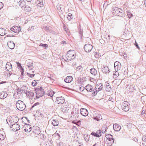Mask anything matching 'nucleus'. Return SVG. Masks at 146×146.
I'll return each mask as SVG.
<instances>
[{"label": "nucleus", "mask_w": 146, "mask_h": 146, "mask_svg": "<svg viewBox=\"0 0 146 146\" xmlns=\"http://www.w3.org/2000/svg\"><path fill=\"white\" fill-rule=\"evenodd\" d=\"M76 52L75 51L73 50H69L66 55V57L67 60H71L74 59L76 57Z\"/></svg>", "instance_id": "f257e3e1"}, {"label": "nucleus", "mask_w": 146, "mask_h": 146, "mask_svg": "<svg viewBox=\"0 0 146 146\" xmlns=\"http://www.w3.org/2000/svg\"><path fill=\"white\" fill-rule=\"evenodd\" d=\"M16 106L18 109L21 111L24 110L26 107L24 103L21 100H18L17 102Z\"/></svg>", "instance_id": "f03ea898"}, {"label": "nucleus", "mask_w": 146, "mask_h": 146, "mask_svg": "<svg viewBox=\"0 0 146 146\" xmlns=\"http://www.w3.org/2000/svg\"><path fill=\"white\" fill-rule=\"evenodd\" d=\"M121 107L123 110L125 111H128L130 108V104L127 101H124L122 102Z\"/></svg>", "instance_id": "7ed1b4c3"}, {"label": "nucleus", "mask_w": 146, "mask_h": 146, "mask_svg": "<svg viewBox=\"0 0 146 146\" xmlns=\"http://www.w3.org/2000/svg\"><path fill=\"white\" fill-rule=\"evenodd\" d=\"M45 92L42 87L37 88V99L42 97L44 94Z\"/></svg>", "instance_id": "20e7f679"}, {"label": "nucleus", "mask_w": 146, "mask_h": 146, "mask_svg": "<svg viewBox=\"0 0 146 146\" xmlns=\"http://www.w3.org/2000/svg\"><path fill=\"white\" fill-rule=\"evenodd\" d=\"M122 10L120 9L116 8L113 10V13L114 15L117 16L122 17Z\"/></svg>", "instance_id": "39448f33"}, {"label": "nucleus", "mask_w": 146, "mask_h": 146, "mask_svg": "<svg viewBox=\"0 0 146 146\" xmlns=\"http://www.w3.org/2000/svg\"><path fill=\"white\" fill-rule=\"evenodd\" d=\"M103 88V86L102 83L98 84L96 85L95 88L96 89V91H95L94 92L93 94V95H96L99 91L102 90Z\"/></svg>", "instance_id": "423d86ee"}, {"label": "nucleus", "mask_w": 146, "mask_h": 146, "mask_svg": "<svg viewBox=\"0 0 146 146\" xmlns=\"http://www.w3.org/2000/svg\"><path fill=\"white\" fill-rule=\"evenodd\" d=\"M84 49L86 52H90L92 49V46L90 44H87L85 45Z\"/></svg>", "instance_id": "0eeeda50"}, {"label": "nucleus", "mask_w": 146, "mask_h": 146, "mask_svg": "<svg viewBox=\"0 0 146 146\" xmlns=\"http://www.w3.org/2000/svg\"><path fill=\"white\" fill-rule=\"evenodd\" d=\"M11 30L15 33H18L21 31L20 27L13 26L11 29Z\"/></svg>", "instance_id": "6e6552de"}, {"label": "nucleus", "mask_w": 146, "mask_h": 146, "mask_svg": "<svg viewBox=\"0 0 146 146\" xmlns=\"http://www.w3.org/2000/svg\"><path fill=\"white\" fill-rule=\"evenodd\" d=\"M56 100L57 103L59 104H63L64 103L65 100L64 98L62 96L57 97Z\"/></svg>", "instance_id": "1a4fd4ad"}, {"label": "nucleus", "mask_w": 146, "mask_h": 146, "mask_svg": "<svg viewBox=\"0 0 146 146\" xmlns=\"http://www.w3.org/2000/svg\"><path fill=\"white\" fill-rule=\"evenodd\" d=\"M11 127L14 131H17L20 129L19 125L17 123L13 124Z\"/></svg>", "instance_id": "9d476101"}, {"label": "nucleus", "mask_w": 146, "mask_h": 146, "mask_svg": "<svg viewBox=\"0 0 146 146\" xmlns=\"http://www.w3.org/2000/svg\"><path fill=\"white\" fill-rule=\"evenodd\" d=\"M93 118L97 121H99L102 119V117L100 115L97 114L95 113H94L93 114Z\"/></svg>", "instance_id": "9b49d317"}, {"label": "nucleus", "mask_w": 146, "mask_h": 146, "mask_svg": "<svg viewBox=\"0 0 146 146\" xmlns=\"http://www.w3.org/2000/svg\"><path fill=\"white\" fill-rule=\"evenodd\" d=\"M80 111L81 114L83 116H86L88 115V111L86 109L82 108L80 109Z\"/></svg>", "instance_id": "f8f14e48"}, {"label": "nucleus", "mask_w": 146, "mask_h": 146, "mask_svg": "<svg viewBox=\"0 0 146 146\" xmlns=\"http://www.w3.org/2000/svg\"><path fill=\"white\" fill-rule=\"evenodd\" d=\"M121 67L120 63L116 61L114 63V68L115 70H119Z\"/></svg>", "instance_id": "ddd939ff"}, {"label": "nucleus", "mask_w": 146, "mask_h": 146, "mask_svg": "<svg viewBox=\"0 0 146 146\" xmlns=\"http://www.w3.org/2000/svg\"><path fill=\"white\" fill-rule=\"evenodd\" d=\"M7 45L9 48L13 49L14 48L15 45L13 41H10L8 42Z\"/></svg>", "instance_id": "4468645a"}, {"label": "nucleus", "mask_w": 146, "mask_h": 146, "mask_svg": "<svg viewBox=\"0 0 146 146\" xmlns=\"http://www.w3.org/2000/svg\"><path fill=\"white\" fill-rule=\"evenodd\" d=\"M21 92L19 90H17V92L15 93L14 96L15 98L19 99L21 97Z\"/></svg>", "instance_id": "2eb2a0df"}, {"label": "nucleus", "mask_w": 146, "mask_h": 146, "mask_svg": "<svg viewBox=\"0 0 146 146\" xmlns=\"http://www.w3.org/2000/svg\"><path fill=\"white\" fill-rule=\"evenodd\" d=\"M113 128L115 131H118L120 130L121 127L118 124L116 123L113 125Z\"/></svg>", "instance_id": "dca6fc26"}, {"label": "nucleus", "mask_w": 146, "mask_h": 146, "mask_svg": "<svg viewBox=\"0 0 146 146\" xmlns=\"http://www.w3.org/2000/svg\"><path fill=\"white\" fill-rule=\"evenodd\" d=\"M109 68L108 66H104L102 68V72L104 73H108L110 72Z\"/></svg>", "instance_id": "f3484780"}, {"label": "nucleus", "mask_w": 146, "mask_h": 146, "mask_svg": "<svg viewBox=\"0 0 146 146\" xmlns=\"http://www.w3.org/2000/svg\"><path fill=\"white\" fill-rule=\"evenodd\" d=\"M43 0H37V8L38 7H42L44 4L43 2Z\"/></svg>", "instance_id": "a211bd4d"}, {"label": "nucleus", "mask_w": 146, "mask_h": 146, "mask_svg": "<svg viewBox=\"0 0 146 146\" xmlns=\"http://www.w3.org/2000/svg\"><path fill=\"white\" fill-rule=\"evenodd\" d=\"M6 70L7 71H10L12 68V66L11 64L8 62L7 63L5 66Z\"/></svg>", "instance_id": "6ab92c4d"}, {"label": "nucleus", "mask_w": 146, "mask_h": 146, "mask_svg": "<svg viewBox=\"0 0 146 146\" xmlns=\"http://www.w3.org/2000/svg\"><path fill=\"white\" fill-rule=\"evenodd\" d=\"M72 80V77L70 76H68L65 78V82L67 83H69Z\"/></svg>", "instance_id": "aec40b11"}, {"label": "nucleus", "mask_w": 146, "mask_h": 146, "mask_svg": "<svg viewBox=\"0 0 146 146\" xmlns=\"http://www.w3.org/2000/svg\"><path fill=\"white\" fill-rule=\"evenodd\" d=\"M7 95V94L6 92H2L0 94V98L3 99L6 98Z\"/></svg>", "instance_id": "412c9836"}, {"label": "nucleus", "mask_w": 146, "mask_h": 146, "mask_svg": "<svg viewBox=\"0 0 146 146\" xmlns=\"http://www.w3.org/2000/svg\"><path fill=\"white\" fill-rule=\"evenodd\" d=\"M26 94L27 96L29 98H31L34 96V93L31 92H27Z\"/></svg>", "instance_id": "4be33fe9"}, {"label": "nucleus", "mask_w": 146, "mask_h": 146, "mask_svg": "<svg viewBox=\"0 0 146 146\" xmlns=\"http://www.w3.org/2000/svg\"><path fill=\"white\" fill-rule=\"evenodd\" d=\"M93 86L89 85H88L85 87V89L88 92L92 91L93 89Z\"/></svg>", "instance_id": "5701e85b"}, {"label": "nucleus", "mask_w": 146, "mask_h": 146, "mask_svg": "<svg viewBox=\"0 0 146 146\" xmlns=\"http://www.w3.org/2000/svg\"><path fill=\"white\" fill-rule=\"evenodd\" d=\"M19 4L20 7H23L26 5V2L23 0H21L19 2Z\"/></svg>", "instance_id": "b1692460"}, {"label": "nucleus", "mask_w": 146, "mask_h": 146, "mask_svg": "<svg viewBox=\"0 0 146 146\" xmlns=\"http://www.w3.org/2000/svg\"><path fill=\"white\" fill-rule=\"evenodd\" d=\"M90 72L94 76L96 75L97 74V71L96 69L94 68H91Z\"/></svg>", "instance_id": "393cba45"}, {"label": "nucleus", "mask_w": 146, "mask_h": 146, "mask_svg": "<svg viewBox=\"0 0 146 146\" xmlns=\"http://www.w3.org/2000/svg\"><path fill=\"white\" fill-rule=\"evenodd\" d=\"M106 137L107 139V140H111L112 139H114L113 136L111 135L106 134Z\"/></svg>", "instance_id": "a878e982"}, {"label": "nucleus", "mask_w": 146, "mask_h": 146, "mask_svg": "<svg viewBox=\"0 0 146 146\" xmlns=\"http://www.w3.org/2000/svg\"><path fill=\"white\" fill-rule=\"evenodd\" d=\"M6 33L5 30L3 28H0V35H4Z\"/></svg>", "instance_id": "bb28decb"}, {"label": "nucleus", "mask_w": 146, "mask_h": 146, "mask_svg": "<svg viewBox=\"0 0 146 146\" xmlns=\"http://www.w3.org/2000/svg\"><path fill=\"white\" fill-rule=\"evenodd\" d=\"M59 124V121L58 120L53 119L52 121V124L54 126H57Z\"/></svg>", "instance_id": "cd10ccee"}, {"label": "nucleus", "mask_w": 146, "mask_h": 146, "mask_svg": "<svg viewBox=\"0 0 146 146\" xmlns=\"http://www.w3.org/2000/svg\"><path fill=\"white\" fill-rule=\"evenodd\" d=\"M114 142V139H112L111 140H106V144H107L108 145L111 146L113 143Z\"/></svg>", "instance_id": "c85d7f7f"}, {"label": "nucleus", "mask_w": 146, "mask_h": 146, "mask_svg": "<svg viewBox=\"0 0 146 146\" xmlns=\"http://www.w3.org/2000/svg\"><path fill=\"white\" fill-rule=\"evenodd\" d=\"M24 130L26 132H30L31 130V127L29 125H28L25 127Z\"/></svg>", "instance_id": "c756f323"}, {"label": "nucleus", "mask_w": 146, "mask_h": 146, "mask_svg": "<svg viewBox=\"0 0 146 146\" xmlns=\"http://www.w3.org/2000/svg\"><path fill=\"white\" fill-rule=\"evenodd\" d=\"M119 74L118 72L117 71H116L114 72L113 74V78H116L117 76H119Z\"/></svg>", "instance_id": "7c9ffc66"}, {"label": "nucleus", "mask_w": 146, "mask_h": 146, "mask_svg": "<svg viewBox=\"0 0 146 146\" xmlns=\"http://www.w3.org/2000/svg\"><path fill=\"white\" fill-rule=\"evenodd\" d=\"M77 71H81L82 70V68L81 66H78L75 68Z\"/></svg>", "instance_id": "2f4dec72"}, {"label": "nucleus", "mask_w": 146, "mask_h": 146, "mask_svg": "<svg viewBox=\"0 0 146 146\" xmlns=\"http://www.w3.org/2000/svg\"><path fill=\"white\" fill-rule=\"evenodd\" d=\"M128 89L129 91L131 92H133L134 90V88L132 85H130L129 86Z\"/></svg>", "instance_id": "473e14b6"}, {"label": "nucleus", "mask_w": 146, "mask_h": 146, "mask_svg": "<svg viewBox=\"0 0 146 146\" xmlns=\"http://www.w3.org/2000/svg\"><path fill=\"white\" fill-rule=\"evenodd\" d=\"M114 99L112 97H110L109 98L108 102L109 104L110 103H113L114 102Z\"/></svg>", "instance_id": "72a5a7b5"}, {"label": "nucleus", "mask_w": 146, "mask_h": 146, "mask_svg": "<svg viewBox=\"0 0 146 146\" xmlns=\"http://www.w3.org/2000/svg\"><path fill=\"white\" fill-rule=\"evenodd\" d=\"M54 94V92L52 91H51L50 92H48L47 95L51 97H52Z\"/></svg>", "instance_id": "f704fd0d"}, {"label": "nucleus", "mask_w": 146, "mask_h": 146, "mask_svg": "<svg viewBox=\"0 0 146 146\" xmlns=\"http://www.w3.org/2000/svg\"><path fill=\"white\" fill-rule=\"evenodd\" d=\"M15 119H17V118L14 116H13L11 117L10 119V120H11V122L13 121V122L16 123L17 120H16V121H15L14 120Z\"/></svg>", "instance_id": "c9c22d12"}, {"label": "nucleus", "mask_w": 146, "mask_h": 146, "mask_svg": "<svg viewBox=\"0 0 146 146\" xmlns=\"http://www.w3.org/2000/svg\"><path fill=\"white\" fill-rule=\"evenodd\" d=\"M127 15L129 18H130L133 16V15L132 14H131L129 11H127Z\"/></svg>", "instance_id": "e433bc0d"}, {"label": "nucleus", "mask_w": 146, "mask_h": 146, "mask_svg": "<svg viewBox=\"0 0 146 146\" xmlns=\"http://www.w3.org/2000/svg\"><path fill=\"white\" fill-rule=\"evenodd\" d=\"M106 90L108 92L110 91L111 89L110 86H105Z\"/></svg>", "instance_id": "4c0bfd02"}, {"label": "nucleus", "mask_w": 146, "mask_h": 146, "mask_svg": "<svg viewBox=\"0 0 146 146\" xmlns=\"http://www.w3.org/2000/svg\"><path fill=\"white\" fill-rule=\"evenodd\" d=\"M91 135H92L96 137H99V135H97L96 132L95 133L94 132H92L91 133Z\"/></svg>", "instance_id": "58836bf2"}, {"label": "nucleus", "mask_w": 146, "mask_h": 146, "mask_svg": "<svg viewBox=\"0 0 146 146\" xmlns=\"http://www.w3.org/2000/svg\"><path fill=\"white\" fill-rule=\"evenodd\" d=\"M22 120L23 122L25 124L27 123V118L25 117H23L22 119Z\"/></svg>", "instance_id": "ea45409f"}, {"label": "nucleus", "mask_w": 146, "mask_h": 146, "mask_svg": "<svg viewBox=\"0 0 146 146\" xmlns=\"http://www.w3.org/2000/svg\"><path fill=\"white\" fill-rule=\"evenodd\" d=\"M50 27L47 26H45L44 27V30L47 31H48L50 30Z\"/></svg>", "instance_id": "a19ab883"}, {"label": "nucleus", "mask_w": 146, "mask_h": 146, "mask_svg": "<svg viewBox=\"0 0 146 146\" xmlns=\"http://www.w3.org/2000/svg\"><path fill=\"white\" fill-rule=\"evenodd\" d=\"M36 103H35L33 105V106H32V107H31V111H34V110L35 109V110H36V108L34 109V107L35 106H36Z\"/></svg>", "instance_id": "79ce46f5"}, {"label": "nucleus", "mask_w": 146, "mask_h": 146, "mask_svg": "<svg viewBox=\"0 0 146 146\" xmlns=\"http://www.w3.org/2000/svg\"><path fill=\"white\" fill-rule=\"evenodd\" d=\"M72 18V15L71 13H69L68 14V16L67 17L68 19L69 20H71Z\"/></svg>", "instance_id": "37998d69"}, {"label": "nucleus", "mask_w": 146, "mask_h": 146, "mask_svg": "<svg viewBox=\"0 0 146 146\" xmlns=\"http://www.w3.org/2000/svg\"><path fill=\"white\" fill-rule=\"evenodd\" d=\"M89 138H90L89 136H88V135H86V136H85L84 139H85V141L86 142H88V141H89Z\"/></svg>", "instance_id": "c03bdc74"}, {"label": "nucleus", "mask_w": 146, "mask_h": 146, "mask_svg": "<svg viewBox=\"0 0 146 146\" xmlns=\"http://www.w3.org/2000/svg\"><path fill=\"white\" fill-rule=\"evenodd\" d=\"M95 91H96V88H93V87L92 90V91H90L91 92H92V96H94L96 95H93L94 92H95Z\"/></svg>", "instance_id": "a18cd8bd"}, {"label": "nucleus", "mask_w": 146, "mask_h": 146, "mask_svg": "<svg viewBox=\"0 0 146 146\" xmlns=\"http://www.w3.org/2000/svg\"><path fill=\"white\" fill-rule=\"evenodd\" d=\"M32 85L35 86L36 85V80H33L32 83Z\"/></svg>", "instance_id": "49530a36"}, {"label": "nucleus", "mask_w": 146, "mask_h": 146, "mask_svg": "<svg viewBox=\"0 0 146 146\" xmlns=\"http://www.w3.org/2000/svg\"><path fill=\"white\" fill-rule=\"evenodd\" d=\"M62 5L60 4H58L56 6L58 10H60Z\"/></svg>", "instance_id": "de8ad7c7"}, {"label": "nucleus", "mask_w": 146, "mask_h": 146, "mask_svg": "<svg viewBox=\"0 0 146 146\" xmlns=\"http://www.w3.org/2000/svg\"><path fill=\"white\" fill-rule=\"evenodd\" d=\"M113 82L114 83H116L117 84H118L120 82V80L118 79H115L114 80Z\"/></svg>", "instance_id": "09e8293b"}, {"label": "nucleus", "mask_w": 146, "mask_h": 146, "mask_svg": "<svg viewBox=\"0 0 146 146\" xmlns=\"http://www.w3.org/2000/svg\"><path fill=\"white\" fill-rule=\"evenodd\" d=\"M96 133L97 135H99V137L101 136V130H98L96 132Z\"/></svg>", "instance_id": "8fccbe9b"}, {"label": "nucleus", "mask_w": 146, "mask_h": 146, "mask_svg": "<svg viewBox=\"0 0 146 146\" xmlns=\"http://www.w3.org/2000/svg\"><path fill=\"white\" fill-rule=\"evenodd\" d=\"M64 29H65V31H66V33L68 36H69L70 35V32L69 31V30L68 29L67 30L66 28H64Z\"/></svg>", "instance_id": "3c124183"}, {"label": "nucleus", "mask_w": 146, "mask_h": 146, "mask_svg": "<svg viewBox=\"0 0 146 146\" xmlns=\"http://www.w3.org/2000/svg\"><path fill=\"white\" fill-rule=\"evenodd\" d=\"M40 46H42L43 47H48V45L46 44H40Z\"/></svg>", "instance_id": "603ef678"}, {"label": "nucleus", "mask_w": 146, "mask_h": 146, "mask_svg": "<svg viewBox=\"0 0 146 146\" xmlns=\"http://www.w3.org/2000/svg\"><path fill=\"white\" fill-rule=\"evenodd\" d=\"M20 70H21V75H23L24 73L23 69L22 67L21 66V67Z\"/></svg>", "instance_id": "864d4df0"}, {"label": "nucleus", "mask_w": 146, "mask_h": 146, "mask_svg": "<svg viewBox=\"0 0 146 146\" xmlns=\"http://www.w3.org/2000/svg\"><path fill=\"white\" fill-rule=\"evenodd\" d=\"M85 88L84 87L81 86L80 88V90L81 91H83L84 89Z\"/></svg>", "instance_id": "5fc2aeb1"}, {"label": "nucleus", "mask_w": 146, "mask_h": 146, "mask_svg": "<svg viewBox=\"0 0 146 146\" xmlns=\"http://www.w3.org/2000/svg\"><path fill=\"white\" fill-rule=\"evenodd\" d=\"M3 4L1 2H0V9H1L3 7Z\"/></svg>", "instance_id": "6e6d98bb"}, {"label": "nucleus", "mask_w": 146, "mask_h": 146, "mask_svg": "<svg viewBox=\"0 0 146 146\" xmlns=\"http://www.w3.org/2000/svg\"><path fill=\"white\" fill-rule=\"evenodd\" d=\"M4 139V137L3 135H0V140H3Z\"/></svg>", "instance_id": "4d7b16f0"}, {"label": "nucleus", "mask_w": 146, "mask_h": 146, "mask_svg": "<svg viewBox=\"0 0 146 146\" xmlns=\"http://www.w3.org/2000/svg\"><path fill=\"white\" fill-rule=\"evenodd\" d=\"M79 33L80 35L82 37V30L81 29L79 30Z\"/></svg>", "instance_id": "13d9d810"}, {"label": "nucleus", "mask_w": 146, "mask_h": 146, "mask_svg": "<svg viewBox=\"0 0 146 146\" xmlns=\"http://www.w3.org/2000/svg\"><path fill=\"white\" fill-rule=\"evenodd\" d=\"M28 75L30 77H31V78L33 77L35 75L34 74H28Z\"/></svg>", "instance_id": "bf43d9fd"}, {"label": "nucleus", "mask_w": 146, "mask_h": 146, "mask_svg": "<svg viewBox=\"0 0 146 146\" xmlns=\"http://www.w3.org/2000/svg\"><path fill=\"white\" fill-rule=\"evenodd\" d=\"M135 46H136V47L138 48V49H140V48L139 47V46H138V44H137V42L135 41Z\"/></svg>", "instance_id": "052dcab7"}, {"label": "nucleus", "mask_w": 146, "mask_h": 146, "mask_svg": "<svg viewBox=\"0 0 146 146\" xmlns=\"http://www.w3.org/2000/svg\"><path fill=\"white\" fill-rule=\"evenodd\" d=\"M72 66L74 67L75 68L76 66V62H74L72 64Z\"/></svg>", "instance_id": "680f3d73"}, {"label": "nucleus", "mask_w": 146, "mask_h": 146, "mask_svg": "<svg viewBox=\"0 0 146 146\" xmlns=\"http://www.w3.org/2000/svg\"><path fill=\"white\" fill-rule=\"evenodd\" d=\"M142 140L144 141H146V138L145 137H142Z\"/></svg>", "instance_id": "e2e57ef3"}, {"label": "nucleus", "mask_w": 146, "mask_h": 146, "mask_svg": "<svg viewBox=\"0 0 146 146\" xmlns=\"http://www.w3.org/2000/svg\"><path fill=\"white\" fill-rule=\"evenodd\" d=\"M123 56H124L125 58L126 57V58H127V56L126 55L127 54H126L125 52L123 53Z\"/></svg>", "instance_id": "0e129e2a"}, {"label": "nucleus", "mask_w": 146, "mask_h": 146, "mask_svg": "<svg viewBox=\"0 0 146 146\" xmlns=\"http://www.w3.org/2000/svg\"><path fill=\"white\" fill-rule=\"evenodd\" d=\"M133 140L135 142H137L138 141L137 139L136 138H133Z\"/></svg>", "instance_id": "69168bd1"}, {"label": "nucleus", "mask_w": 146, "mask_h": 146, "mask_svg": "<svg viewBox=\"0 0 146 146\" xmlns=\"http://www.w3.org/2000/svg\"><path fill=\"white\" fill-rule=\"evenodd\" d=\"M145 111L143 110L142 111V112L141 113V114L142 115H143L144 114H145Z\"/></svg>", "instance_id": "338daca9"}, {"label": "nucleus", "mask_w": 146, "mask_h": 146, "mask_svg": "<svg viewBox=\"0 0 146 146\" xmlns=\"http://www.w3.org/2000/svg\"><path fill=\"white\" fill-rule=\"evenodd\" d=\"M62 44H66V42L65 41H63L62 42Z\"/></svg>", "instance_id": "774afa93"}]
</instances>
